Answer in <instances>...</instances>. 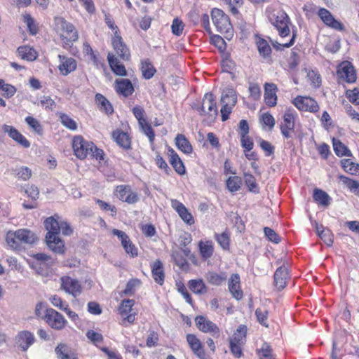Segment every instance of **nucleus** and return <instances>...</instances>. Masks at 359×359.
I'll use <instances>...</instances> for the list:
<instances>
[{
  "mask_svg": "<svg viewBox=\"0 0 359 359\" xmlns=\"http://www.w3.org/2000/svg\"><path fill=\"white\" fill-rule=\"evenodd\" d=\"M44 318L50 327L58 330L64 328L67 323L63 316L53 309L46 310Z\"/></svg>",
  "mask_w": 359,
  "mask_h": 359,
  "instance_id": "nucleus-7",
  "label": "nucleus"
},
{
  "mask_svg": "<svg viewBox=\"0 0 359 359\" xmlns=\"http://www.w3.org/2000/svg\"><path fill=\"white\" fill-rule=\"evenodd\" d=\"M196 325L203 332L210 333L213 337H218L219 336V328L218 326L203 316H196L195 318Z\"/></svg>",
  "mask_w": 359,
  "mask_h": 359,
  "instance_id": "nucleus-8",
  "label": "nucleus"
},
{
  "mask_svg": "<svg viewBox=\"0 0 359 359\" xmlns=\"http://www.w3.org/2000/svg\"><path fill=\"white\" fill-rule=\"evenodd\" d=\"M184 24L183 22L178 19L175 18L172 21L171 29L173 34L176 36H180L184 30Z\"/></svg>",
  "mask_w": 359,
  "mask_h": 359,
  "instance_id": "nucleus-58",
  "label": "nucleus"
},
{
  "mask_svg": "<svg viewBox=\"0 0 359 359\" xmlns=\"http://www.w3.org/2000/svg\"><path fill=\"white\" fill-rule=\"evenodd\" d=\"M261 121L264 125L268 126L269 130H271L274 127L276 123L275 118H273V116L268 112L264 113L262 115Z\"/></svg>",
  "mask_w": 359,
  "mask_h": 359,
  "instance_id": "nucleus-63",
  "label": "nucleus"
},
{
  "mask_svg": "<svg viewBox=\"0 0 359 359\" xmlns=\"http://www.w3.org/2000/svg\"><path fill=\"white\" fill-rule=\"evenodd\" d=\"M316 230L318 236L327 246L330 247L332 245L334 242V235L330 229H325L323 225H319L316 222Z\"/></svg>",
  "mask_w": 359,
  "mask_h": 359,
  "instance_id": "nucleus-30",
  "label": "nucleus"
},
{
  "mask_svg": "<svg viewBox=\"0 0 359 359\" xmlns=\"http://www.w3.org/2000/svg\"><path fill=\"white\" fill-rule=\"evenodd\" d=\"M202 114H208L211 117L217 115V108L212 93H208L204 95L201 106Z\"/></svg>",
  "mask_w": 359,
  "mask_h": 359,
  "instance_id": "nucleus-13",
  "label": "nucleus"
},
{
  "mask_svg": "<svg viewBox=\"0 0 359 359\" xmlns=\"http://www.w3.org/2000/svg\"><path fill=\"white\" fill-rule=\"evenodd\" d=\"M116 194L121 201L128 204H134L139 200L137 194L133 191L130 187L127 185L118 186L116 189Z\"/></svg>",
  "mask_w": 359,
  "mask_h": 359,
  "instance_id": "nucleus-11",
  "label": "nucleus"
},
{
  "mask_svg": "<svg viewBox=\"0 0 359 359\" xmlns=\"http://www.w3.org/2000/svg\"><path fill=\"white\" fill-rule=\"evenodd\" d=\"M341 164L343 169L351 175H355L359 171V165L351 159H343L341 161Z\"/></svg>",
  "mask_w": 359,
  "mask_h": 359,
  "instance_id": "nucleus-46",
  "label": "nucleus"
},
{
  "mask_svg": "<svg viewBox=\"0 0 359 359\" xmlns=\"http://www.w3.org/2000/svg\"><path fill=\"white\" fill-rule=\"evenodd\" d=\"M61 123L67 128L74 130L77 128L76 123L68 115L62 114L60 116Z\"/></svg>",
  "mask_w": 359,
  "mask_h": 359,
  "instance_id": "nucleus-57",
  "label": "nucleus"
},
{
  "mask_svg": "<svg viewBox=\"0 0 359 359\" xmlns=\"http://www.w3.org/2000/svg\"><path fill=\"white\" fill-rule=\"evenodd\" d=\"M56 25L62 32L60 37L64 43L69 45L77 41L79 36L75 27L62 18H56Z\"/></svg>",
  "mask_w": 359,
  "mask_h": 359,
  "instance_id": "nucleus-3",
  "label": "nucleus"
},
{
  "mask_svg": "<svg viewBox=\"0 0 359 359\" xmlns=\"http://www.w3.org/2000/svg\"><path fill=\"white\" fill-rule=\"evenodd\" d=\"M44 225L46 229L48 231L46 236L59 235L60 223H59L54 217H48L44 222Z\"/></svg>",
  "mask_w": 359,
  "mask_h": 359,
  "instance_id": "nucleus-36",
  "label": "nucleus"
},
{
  "mask_svg": "<svg viewBox=\"0 0 359 359\" xmlns=\"http://www.w3.org/2000/svg\"><path fill=\"white\" fill-rule=\"evenodd\" d=\"M46 241L48 248L55 253L63 254L65 252L64 242L58 235L46 236Z\"/></svg>",
  "mask_w": 359,
  "mask_h": 359,
  "instance_id": "nucleus-25",
  "label": "nucleus"
},
{
  "mask_svg": "<svg viewBox=\"0 0 359 359\" xmlns=\"http://www.w3.org/2000/svg\"><path fill=\"white\" fill-rule=\"evenodd\" d=\"M205 278L210 284L214 285H220L226 280L227 276L224 272L217 273L215 272L210 271L206 273Z\"/></svg>",
  "mask_w": 359,
  "mask_h": 359,
  "instance_id": "nucleus-37",
  "label": "nucleus"
},
{
  "mask_svg": "<svg viewBox=\"0 0 359 359\" xmlns=\"http://www.w3.org/2000/svg\"><path fill=\"white\" fill-rule=\"evenodd\" d=\"M264 232L265 236L271 242H273L274 243H278L280 241V236L272 229L269 227H264Z\"/></svg>",
  "mask_w": 359,
  "mask_h": 359,
  "instance_id": "nucleus-62",
  "label": "nucleus"
},
{
  "mask_svg": "<svg viewBox=\"0 0 359 359\" xmlns=\"http://www.w3.org/2000/svg\"><path fill=\"white\" fill-rule=\"evenodd\" d=\"M34 340V334L29 331L20 332L16 336V343L23 351H26Z\"/></svg>",
  "mask_w": 359,
  "mask_h": 359,
  "instance_id": "nucleus-21",
  "label": "nucleus"
},
{
  "mask_svg": "<svg viewBox=\"0 0 359 359\" xmlns=\"http://www.w3.org/2000/svg\"><path fill=\"white\" fill-rule=\"evenodd\" d=\"M59 57L60 59L59 69L62 75L67 76L76 69L77 63L74 58L61 55H59Z\"/></svg>",
  "mask_w": 359,
  "mask_h": 359,
  "instance_id": "nucleus-26",
  "label": "nucleus"
},
{
  "mask_svg": "<svg viewBox=\"0 0 359 359\" xmlns=\"http://www.w3.org/2000/svg\"><path fill=\"white\" fill-rule=\"evenodd\" d=\"M112 137L116 142L124 149L130 148V139L126 133L121 130H115L112 133Z\"/></svg>",
  "mask_w": 359,
  "mask_h": 359,
  "instance_id": "nucleus-33",
  "label": "nucleus"
},
{
  "mask_svg": "<svg viewBox=\"0 0 359 359\" xmlns=\"http://www.w3.org/2000/svg\"><path fill=\"white\" fill-rule=\"evenodd\" d=\"M198 247L203 259H208L212 255L214 248L212 241H200Z\"/></svg>",
  "mask_w": 359,
  "mask_h": 359,
  "instance_id": "nucleus-41",
  "label": "nucleus"
},
{
  "mask_svg": "<svg viewBox=\"0 0 359 359\" xmlns=\"http://www.w3.org/2000/svg\"><path fill=\"white\" fill-rule=\"evenodd\" d=\"M339 180L353 193L359 196V182L344 175H339Z\"/></svg>",
  "mask_w": 359,
  "mask_h": 359,
  "instance_id": "nucleus-42",
  "label": "nucleus"
},
{
  "mask_svg": "<svg viewBox=\"0 0 359 359\" xmlns=\"http://www.w3.org/2000/svg\"><path fill=\"white\" fill-rule=\"evenodd\" d=\"M55 353L57 359H78L76 353L64 343L57 344L55 348Z\"/></svg>",
  "mask_w": 359,
  "mask_h": 359,
  "instance_id": "nucleus-22",
  "label": "nucleus"
},
{
  "mask_svg": "<svg viewBox=\"0 0 359 359\" xmlns=\"http://www.w3.org/2000/svg\"><path fill=\"white\" fill-rule=\"evenodd\" d=\"M229 290L232 296L237 300H240L243 297V292L240 288V276L235 273L231 276L229 281Z\"/></svg>",
  "mask_w": 359,
  "mask_h": 359,
  "instance_id": "nucleus-28",
  "label": "nucleus"
},
{
  "mask_svg": "<svg viewBox=\"0 0 359 359\" xmlns=\"http://www.w3.org/2000/svg\"><path fill=\"white\" fill-rule=\"evenodd\" d=\"M189 287L195 294H201L207 292L206 286L201 279L189 280Z\"/></svg>",
  "mask_w": 359,
  "mask_h": 359,
  "instance_id": "nucleus-45",
  "label": "nucleus"
},
{
  "mask_svg": "<svg viewBox=\"0 0 359 359\" xmlns=\"http://www.w3.org/2000/svg\"><path fill=\"white\" fill-rule=\"evenodd\" d=\"M13 172L18 179L27 181L32 175V170L27 166L17 167L13 170Z\"/></svg>",
  "mask_w": 359,
  "mask_h": 359,
  "instance_id": "nucleus-47",
  "label": "nucleus"
},
{
  "mask_svg": "<svg viewBox=\"0 0 359 359\" xmlns=\"http://www.w3.org/2000/svg\"><path fill=\"white\" fill-rule=\"evenodd\" d=\"M2 129L4 132L7 133L12 140L24 148H28L30 147V142L13 126L4 124L2 126Z\"/></svg>",
  "mask_w": 359,
  "mask_h": 359,
  "instance_id": "nucleus-14",
  "label": "nucleus"
},
{
  "mask_svg": "<svg viewBox=\"0 0 359 359\" xmlns=\"http://www.w3.org/2000/svg\"><path fill=\"white\" fill-rule=\"evenodd\" d=\"M7 245L13 250H18L20 248V241H18L17 233L15 231H8L6 236Z\"/></svg>",
  "mask_w": 359,
  "mask_h": 359,
  "instance_id": "nucleus-48",
  "label": "nucleus"
},
{
  "mask_svg": "<svg viewBox=\"0 0 359 359\" xmlns=\"http://www.w3.org/2000/svg\"><path fill=\"white\" fill-rule=\"evenodd\" d=\"M19 57L27 61H34L37 58L38 54L34 48L29 46H20L17 49Z\"/></svg>",
  "mask_w": 359,
  "mask_h": 359,
  "instance_id": "nucleus-31",
  "label": "nucleus"
},
{
  "mask_svg": "<svg viewBox=\"0 0 359 359\" xmlns=\"http://www.w3.org/2000/svg\"><path fill=\"white\" fill-rule=\"evenodd\" d=\"M246 332L247 327L245 325H241L234 332L230 341L236 344H243L245 341Z\"/></svg>",
  "mask_w": 359,
  "mask_h": 359,
  "instance_id": "nucleus-43",
  "label": "nucleus"
},
{
  "mask_svg": "<svg viewBox=\"0 0 359 359\" xmlns=\"http://www.w3.org/2000/svg\"><path fill=\"white\" fill-rule=\"evenodd\" d=\"M222 103L235 105L237 102L236 91L231 88H227L223 90L221 96Z\"/></svg>",
  "mask_w": 359,
  "mask_h": 359,
  "instance_id": "nucleus-38",
  "label": "nucleus"
},
{
  "mask_svg": "<svg viewBox=\"0 0 359 359\" xmlns=\"http://www.w3.org/2000/svg\"><path fill=\"white\" fill-rule=\"evenodd\" d=\"M152 277L154 281L160 285H163L165 280V273L163 263L159 259L151 264Z\"/></svg>",
  "mask_w": 359,
  "mask_h": 359,
  "instance_id": "nucleus-24",
  "label": "nucleus"
},
{
  "mask_svg": "<svg viewBox=\"0 0 359 359\" xmlns=\"http://www.w3.org/2000/svg\"><path fill=\"white\" fill-rule=\"evenodd\" d=\"M0 90L3 91V95L6 98L12 97L17 91V89L15 86L8 83H6L5 81L1 79H0Z\"/></svg>",
  "mask_w": 359,
  "mask_h": 359,
  "instance_id": "nucleus-51",
  "label": "nucleus"
},
{
  "mask_svg": "<svg viewBox=\"0 0 359 359\" xmlns=\"http://www.w3.org/2000/svg\"><path fill=\"white\" fill-rule=\"evenodd\" d=\"M215 238L223 250H228L229 249L230 236L229 233L224 231L222 233H215Z\"/></svg>",
  "mask_w": 359,
  "mask_h": 359,
  "instance_id": "nucleus-49",
  "label": "nucleus"
},
{
  "mask_svg": "<svg viewBox=\"0 0 359 359\" xmlns=\"http://www.w3.org/2000/svg\"><path fill=\"white\" fill-rule=\"evenodd\" d=\"M346 95L348 100L353 104H359V89L355 88L353 90H347Z\"/></svg>",
  "mask_w": 359,
  "mask_h": 359,
  "instance_id": "nucleus-61",
  "label": "nucleus"
},
{
  "mask_svg": "<svg viewBox=\"0 0 359 359\" xmlns=\"http://www.w3.org/2000/svg\"><path fill=\"white\" fill-rule=\"evenodd\" d=\"M175 144L178 149L184 154H189L193 151V148L189 141L182 134L177 135Z\"/></svg>",
  "mask_w": 359,
  "mask_h": 359,
  "instance_id": "nucleus-34",
  "label": "nucleus"
},
{
  "mask_svg": "<svg viewBox=\"0 0 359 359\" xmlns=\"http://www.w3.org/2000/svg\"><path fill=\"white\" fill-rule=\"evenodd\" d=\"M255 315L257 316L258 322L263 326L268 327L269 325L266 323L268 318V311L266 309L257 308L255 311Z\"/></svg>",
  "mask_w": 359,
  "mask_h": 359,
  "instance_id": "nucleus-56",
  "label": "nucleus"
},
{
  "mask_svg": "<svg viewBox=\"0 0 359 359\" xmlns=\"http://www.w3.org/2000/svg\"><path fill=\"white\" fill-rule=\"evenodd\" d=\"M175 264L181 269H185L188 266V262L184 257L178 251H173L171 255Z\"/></svg>",
  "mask_w": 359,
  "mask_h": 359,
  "instance_id": "nucleus-53",
  "label": "nucleus"
},
{
  "mask_svg": "<svg viewBox=\"0 0 359 359\" xmlns=\"http://www.w3.org/2000/svg\"><path fill=\"white\" fill-rule=\"evenodd\" d=\"M313 199L316 202L319 204L327 206L330 204V197L324 191L318 189H316L313 191Z\"/></svg>",
  "mask_w": 359,
  "mask_h": 359,
  "instance_id": "nucleus-44",
  "label": "nucleus"
},
{
  "mask_svg": "<svg viewBox=\"0 0 359 359\" xmlns=\"http://www.w3.org/2000/svg\"><path fill=\"white\" fill-rule=\"evenodd\" d=\"M295 112L292 110H287L283 115V122L280 125L281 134L285 139L292 137V133L294 132L295 122Z\"/></svg>",
  "mask_w": 359,
  "mask_h": 359,
  "instance_id": "nucleus-6",
  "label": "nucleus"
},
{
  "mask_svg": "<svg viewBox=\"0 0 359 359\" xmlns=\"http://www.w3.org/2000/svg\"><path fill=\"white\" fill-rule=\"evenodd\" d=\"M292 103L301 111L316 112L319 109L317 102L310 97L297 96Z\"/></svg>",
  "mask_w": 359,
  "mask_h": 359,
  "instance_id": "nucleus-10",
  "label": "nucleus"
},
{
  "mask_svg": "<svg viewBox=\"0 0 359 359\" xmlns=\"http://www.w3.org/2000/svg\"><path fill=\"white\" fill-rule=\"evenodd\" d=\"M318 14L322 21L327 26L339 31H342L344 29V25L339 21L337 20L327 9L323 8H320Z\"/></svg>",
  "mask_w": 359,
  "mask_h": 359,
  "instance_id": "nucleus-12",
  "label": "nucleus"
},
{
  "mask_svg": "<svg viewBox=\"0 0 359 359\" xmlns=\"http://www.w3.org/2000/svg\"><path fill=\"white\" fill-rule=\"evenodd\" d=\"M244 180L245 184L248 187L249 190L253 193L259 192V187L256 182L255 177L250 173L244 174Z\"/></svg>",
  "mask_w": 359,
  "mask_h": 359,
  "instance_id": "nucleus-54",
  "label": "nucleus"
},
{
  "mask_svg": "<svg viewBox=\"0 0 359 359\" xmlns=\"http://www.w3.org/2000/svg\"><path fill=\"white\" fill-rule=\"evenodd\" d=\"M187 341L192 352L200 359L205 358V353L203 349L201 341L195 334H187Z\"/></svg>",
  "mask_w": 359,
  "mask_h": 359,
  "instance_id": "nucleus-16",
  "label": "nucleus"
},
{
  "mask_svg": "<svg viewBox=\"0 0 359 359\" xmlns=\"http://www.w3.org/2000/svg\"><path fill=\"white\" fill-rule=\"evenodd\" d=\"M107 60L112 72L118 76H124L127 75V71L125 66L120 62L117 57L112 53H109Z\"/></svg>",
  "mask_w": 359,
  "mask_h": 359,
  "instance_id": "nucleus-27",
  "label": "nucleus"
},
{
  "mask_svg": "<svg viewBox=\"0 0 359 359\" xmlns=\"http://www.w3.org/2000/svg\"><path fill=\"white\" fill-rule=\"evenodd\" d=\"M116 34L117 32L116 31L115 36L112 39V46L116 51V53L121 59L123 60H128L130 56L129 49L123 43L122 38Z\"/></svg>",
  "mask_w": 359,
  "mask_h": 359,
  "instance_id": "nucleus-17",
  "label": "nucleus"
},
{
  "mask_svg": "<svg viewBox=\"0 0 359 359\" xmlns=\"http://www.w3.org/2000/svg\"><path fill=\"white\" fill-rule=\"evenodd\" d=\"M171 206L178 213L181 219L189 225L194 223V219L192 215L188 211L187 208L177 199L171 200Z\"/></svg>",
  "mask_w": 359,
  "mask_h": 359,
  "instance_id": "nucleus-15",
  "label": "nucleus"
},
{
  "mask_svg": "<svg viewBox=\"0 0 359 359\" xmlns=\"http://www.w3.org/2000/svg\"><path fill=\"white\" fill-rule=\"evenodd\" d=\"M140 126H141V128L143 130L144 133L148 137L149 142L151 143H153L155 137V134L151 125L149 124L145 121L143 123H140Z\"/></svg>",
  "mask_w": 359,
  "mask_h": 359,
  "instance_id": "nucleus-59",
  "label": "nucleus"
},
{
  "mask_svg": "<svg viewBox=\"0 0 359 359\" xmlns=\"http://www.w3.org/2000/svg\"><path fill=\"white\" fill-rule=\"evenodd\" d=\"M257 46L259 54L264 57L269 56L271 53V48L269 43L264 39H259L257 41Z\"/></svg>",
  "mask_w": 359,
  "mask_h": 359,
  "instance_id": "nucleus-52",
  "label": "nucleus"
},
{
  "mask_svg": "<svg viewBox=\"0 0 359 359\" xmlns=\"http://www.w3.org/2000/svg\"><path fill=\"white\" fill-rule=\"evenodd\" d=\"M61 287L68 294L76 297L82 292V287L78 280L69 276L61 278Z\"/></svg>",
  "mask_w": 359,
  "mask_h": 359,
  "instance_id": "nucleus-9",
  "label": "nucleus"
},
{
  "mask_svg": "<svg viewBox=\"0 0 359 359\" xmlns=\"http://www.w3.org/2000/svg\"><path fill=\"white\" fill-rule=\"evenodd\" d=\"M17 237L20 243L33 244L37 240L35 233L27 229H20L16 231Z\"/></svg>",
  "mask_w": 359,
  "mask_h": 359,
  "instance_id": "nucleus-32",
  "label": "nucleus"
},
{
  "mask_svg": "<svg viewBox=\"0 0 359 359\" xmlns=\"http://www.w3.org/2000/svg\"><path fill=\"white\" fill-rule=\"evenodd\" d=\"M95 102L100 107L101 111L107 114H111L114 112V109L109 101L102 94L97 93L95 95Z\"/></svg>",
  "mask_w": 359,
  "mask_h": 359,
  "instance_id": "nucleus-35",
  "label": "nucleus"
},
{
  "mask_svg": "<svg viewBox=\"0 0 359 359\" xmlns=\"http://www.w3.org/2000/svg\"><path fill=\"white\" fill-rule=\"evenodd\" d=\"M168 152L170 157V163L175 172L180 175H184L186 172L185 167L178 154L173 149H170Z\"/></svg>",
  "mask_w": 359,
  "mask_h": 359,
  "instance_id": "nucleus-29",
  "label": "nucleus"
},
{
  "mask_svg": "<svg viewBox=\"0 0 359 359\" xmlns=\"http://www.w3.org/2000/svg\"><path fill=\"white\" fill-rule=\"evenodd\" d=\"M114 88L118 95H122L124 97H128L134 92V87L131 81L126 79H116L115 81Z\"/></svg>",
  "mask_w": 359,
  "mask_h": 359,
  "instance_id": "nucleus-18",
  "label": "nucleus"
},
{
  "mask_svg": "<svg viewBox=\"0 0 359 359\" xmlns=\"http://www.w3.org/2000/svg\"><path fill=\"white\" fill-rule=\"evenodd\" d=\"M269 20L278 31L281 37H285L290 33L289 25H291L288 15L283 10L270 14Z\"/></svg>",
  "mask_w": 359,
  "mask_h": 359,
  "instance_id": "nucleus-2",
  "label": "nucleus"
},
{
  "mask_svg": "<svg viewBox=\"0 0 359 359\" xmlns=\"http://www.w3.org/2000/svg\"><path fill=\"white\" fill-rule=\"evenodd\" d=\"M26 123L29 126L33 129L36 133L40 134L42 132V127L39 122L32 116H27L25 118Z\"/></svg>",
  "mask_w": 359,
  "mask_h": 359,
  "instance_id": "nucleus-60",
  "label": "nucleus"
},
{
  "mask_svg": "<svg viewBox=\"0 0 359 359\" xmlns=\"http://www.w3.org/2000/svg\"><path fill=\"white\" fill-rule=\"evenodd\" d=\"M242 180L240 177H230L226 180V187L229 191L233 193L241 189Z\"/></svg>",
  "mask_w": 359,
  "mask_h": 359,
  "instance_id": "nucleus-50",
  "label": "nucleus"
},
{
  "mask_svg": "<svg viewBox=\"0 0 359 359\" xmlns=\"http://www.w3.org/2000/svg\"><path fill=\"white\" fill-rule=\"evenodd\" d=\"M258 354L259 355L260 359L263 358H267L269 357L271 355L273 354V350L271 347V346L268 344L264 342L260 349L257 351Z\"/></svg>",
  "mask_w": 359,
  "mask_h": 359,
  "instance_id": "nucleus-64",
  "label": "nucleus"
},
{
  "mask_svg": "<svg viewBox=\"0 0 359 359\" xmlns=\"http://www.w3.org/2000/svg\"><path fill=\"white\" fill-rule=\"evenodd\" d=\"M211 15L212 22L219 32L222 34L231 32L232 25L229 18L223 11L214 8L212 11Z\"/></svg>",
  "mask_w": 359,
  "mask_h": 359,
  "instance_id": "nucleus-4",
  "label": "nucleus"
},
{
  "mask_svg": "<svg viewBox=\"0 0 359 359\" xmlns=\"http://www.w3.org/2000/svg\"><path fill=\"white\" fill-rule=\"evenodd\" d=\"M134 304L135 301L133 299H124L122 301L118 308L121 316L125 320H127L130 323H133L135 320V313H130Z\"/></svg>",
  "mask_w": 359,
  "mask_h": 359,
  "instance_id": "nucleus-20",
  "label": "nucleus"
},
{
  "mask_svg": "<svg viewBox=\"0 0 359 359\" xmlns=\"http://www.w3.org/2000/svg\"><path fill=\"white\" fill-rule=\"evenodd\" d=\"M333 149L338 156H351V151L339 140L332 139Z\"/></svg>",
  "mask_w": 359,
  "mask_h": 359,
  "instance_id": "nucleus-39",
  "label": "nucleus"
},
{
  "mask_svg": "<svg viewBox=\"0 0 359 359\" xmlns=\"http://www.w3.org/2000/svg\"><path fill=\"white\" fill-rule=\"evenodd\" d=\"M72 148L75 156L80 159L90 157L101 161L104 158V151L98 149L93 142L84 140L81 135L74 137Z\"/></svg>",
  "mask_w": 359,
  "mask_h": 359,
  "instance_id": "nucleus-1",
  "label": "nucleus"
},
{
  "mask_svg": "<svg viewBox=\"0 0 359 359\" xmlns=\"http://www.w3.org/2000/svg\"><path fill=\"white\" fill-rule=\"evenodd\" d=\"M289 278L288 269L285 266L278 268L274 273L275 285L278 290L285 288Z\"/></svg>",
  "mask_w": 359,
  "mask_h": 359,
  "instance_id": "nucleus-23",
  "label": "nucleus"
},
{
  "mask_svg": "<svg viewBox=\"0 0 359 359\" xmlns=\"http://www.w3.org/2000/svg\"><path fill=\"white\" fill-rule=\"evenodd\" d=\"M24 22L27 25L28 31L30 34L36 35L38 32V28L35 24L34 20L29 14H25L23 16Z\"/></svg>",
  "mask_w": 359,
  "mask_h": 359,
  "instance_id": "nucleus-55",
  "label": "nucleus"
},
{
  "mask_svg": "<svg viewBox=\"0 0 359 359\" xmlns=\"http://www.w3.org/2000/svg\"><path fill=\"white\" fill-rule=\"evenodd\" d=\"M337 76L338 77L347 82L354 83L356 81L357 76L355 70L351 62L344 61L342 62L337 68Z\"/></svg>",
  "mask_w": 359,
  "mask_h": 359,
  "instance_id": "nucleus-5",
  "label": "nucleus"
},
{
  "mask_svg": "<svg viewBox=\"0 0 359 359\" xmlns=\"http://www.w3.org/2000/svg\"><path fill=\"white\" fill-rule=\"evenodd\" d=\"M278 88L275 83H266L264 84V101L269 107H274L277 104Z\"/></svg>",
  "mask_w": 359,
  "mask_h": 359,
  "instance_id": "nucleus-19",
  "label": "nucleus"
},
{
  "mask_svg": "<svg viewBox=\"0 0 359 359\" xmlns=\"http://www.w3.org/2000/svg\"><path fill=\"white\" fill-rule=\"evenodd\" d=\"M141 71L144 78L150 79L156 73V70L149 59L142 60L141 62Z\"/></svg>",
  "mask_w": 359,
  "mask_h": 359,
  "instance_id": "nucleus-40",
  "label": "nucleus"
}]
</instances>
